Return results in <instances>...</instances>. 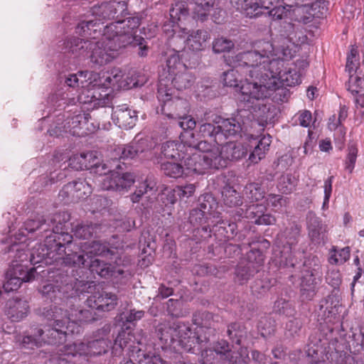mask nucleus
I'll list each match as a JSON object with an SVG mask.
<instances>
[{
  "label": "nucleus",
  "instance_id": "nucleus-31",
  "mask_svg": "<svg viewBox=\"0 0 364 364\" xmlns=\"http://www.w3.org/2000/svg\"><path fill=\"white\" fill-rule=\"evenodd\" d=\"M44 315L48 321H53L51 326L62 328L73 323H70V313L64 312L62 308L56 306H50L44 312Z\"/></svg>",
  "mask_w": 364,
  "mask_h": 364
},
{
  "label": "nucleus",
  "instance_id": "nucleus-49",
  "mask_svg": "<svg viewBox=\"0 0 364 364\" xmlns=\"http://www.w3.org/2000/svg\"><path fill=\"white\" fill-rule=\"evenodd\" d=\"M223 201L226 206L235 207L242 204L239 193L232 188H226L222 192Z\"/></svg>",
  "mask_w": 364,
  "mask_h": 364
},
{
  "label": "nucleus",
  "instance_id": "nucleus-63",
  "mask_svg": "<svg viewBox=\"0 0 364 364\" xmlns=\"http://www.w3.org/2000/svg\"><path fill=\"white\" fill-rule=\"evenodd\" d=\"M154 188V183L146 180L139 186L136 191L131 196V200L133 203H138L144 194L146 193L149 191H153Z\"/></svg>",
  "mask_w": 364,
  "mask_h": 364
},
{
  "label": "nucleus",
  "instance_id": "nucleus-3",
  "mask_svg": "<svg viewBox=\"0 0 364 364\" xmlns=\"http://www.w3.org/2000/svg\"><path fill=\"white\" fill-rule=\"evenodd\" d=\"M106 28L104 27L103 37L99 41H90L92 45H90L89 50L90 61L95 66H102L111 62L117 55V51L122 47L127 46V43L131 41L126 39V36H122L117 40L114 35H111L109 38L106 35Z\"/></svg>",
  "mask_w": 364,
  "mask_h": 364
},
{
  "label": "nucleus",
  "instance_id": "nucleus-5",
  "mask_svg": "<svg viewBox=\"0 0 364 364\" xmlns=\"http://www.w3.org/2000/svg\"><path fill=\"white\" fill-rule=\"evenodd\" d=\"M62 230L61 224L52 225L51 233L46 236L42 252L37 255V259L35 257V252H32L31 262L38 263L47 258L57 261L62 257V254L65 251V245L70 243L73 238L71 235L63 232Z\"/></svg>",
  "mask_w": 364,
  "mask_h": 364
},
{
  "label": "nucleus",
  "instance_id": "nucleus-30",
  "mask_svg": "<svg viewBox=\"0 0 364 364\" xmlns=\"http://www.w3.org/2000/svg\"><path fill=\"white\" fill-rule=\"evenodd\" d=\"M44 315L48 321H53L51 326L62 328L73 323H70V313L64 312L62 308L56 306H50L44 312Z\"/></svg>",
  "mask_w": 364,
  "mask_h": 364
},
{
  "label": "nucleus",
  "instance_id": "nucleus-17",
  "mask_svg": "<svg viewBox=\"0 0 364 364\" xmlns=\"http://www.w3.org/2000/svg\"><path fill=\"white\" fill-rule=\"evenodd\" d=\"M242 214L244 217L252 220L257 225H269L276 222L274 216L269 213L265 214L266 207L262 204H252L247 206L245 211L242 209Z\"/></svg>",
  "mask_w": 364,
  "mask_h": 364
},
{
  "label": "nucleus",
  "instance_id": "nucleus-4",
  "mask_svg": "<svg viewBox=\"0 0 364 364\" xmlns=\"http://www.w3.org/2000/svg\"><path fill=\"white\" fill-rule=\"evenodd\" d=\"M124 2H103L92 9V18L80 22L77 33L85 36H92L97 31H101L104 20L114 18L119 9H124Z\"/></svg>",
  "mask_w": 364,
  "mask_h": 364
},
{
  "label": "nucleus",
  "instance_id": "nucleus-51",
  "mask_svg": "<svg viewBox=\"0 0 364 364\" xmlns=\"http://www.w3.org/2000/svg\"><path fill=\"white\" fill-rule=\"evenodd\" d=\"M212 46L215 53H228L235 48V43L227 38L218 37L213 40Z\"/></svg>",
  "mask_w": 364,
  "mask_h": 364
},
{
  "label": "nucleus",
  "instance_id": "nucleus-2",
  "mask_svg": "<svg viewBox=\"0 0 364 364\" xmlns=\"http://www.w3.org/2000/svg\"><path fill=\"white\" fill-rule=\"evenodd\" d=\"M87 72H79L77 74L70 75L65 80V84L68 87H77L81 86L82 89L78 95V100L87 110H92L98 107L109 106L112 103V97L106 91L100 92V87H96L95 84L92 88L85 89L86 86L85 78Z\"/></svg>",
  "mask_w": 364,
  "mask_h": 364
},
{
  "label": "nucleus",
  "instance_id": "nucleus-61",
  "mask_svg": "<svg viewBox=\"0 0 364 364\" xmlns=\"http://www.w3.org/2000/svg\"><path fill=\"white\" fill-rule=\"evenodd\" d=\"M267 204L275 211L281 210L287 204V198L278 194H269L266 198Z\"/></svg>",
  "mask_w": 364,
  "mask_h": 364
},
{
  "label": "nucleus",
  "instance_id": "nucleus-23",
  "mask_svg": "<svg viewBox=\"0 0 364 364\" xmlns=\"http://www.w3.org/2000/svg\"><path fill=\"white\" fill-rule=\"evenodd\" d=\"M341 306L333 296H328L320 302L318 316L324 322H331L339 314Z\"/></svg>",
  "mask_w": 364,
  "mask_h": 364
},
{
  "label": "nucleus",
  "instance_id": "nucleus-22",
  "mask_svg": "<svg viewBox=\"0 0 364 364\" xmlns=\"http://www.w3.org/2000/svg\"><path fill=\"white\" fill-rule=\"evenodd\" d=\"M29 311L28 302L18 299H9L6 306V315L13 322H18L26 318Z\"/></svg>",
  "mask_w": 364,
  "mask_h": 364
},
{
  "label": "nucleus",
  "instance_id": "nucleus-12",
  "mask_svg": "<svg viewBox=\"0 0 364 364\" xmlns=\"http://www.w3.org/2000/svg\"><path fill=\"white\" fill-rule=\"evenodd\" d=\"M182 336L178 338L177 342V345L183 348L185 350L188 352H191L193 353H201V356L203 359H206V360L203 361V364H205V362L210 361V359L208 358V353L210 355L213 354V350H203V343L207 342V338H204L202 339L198 335V333L192 332L191 329L188 328V333H181Z\"/></svg>",
  "mask_w": 364,
  "mask_h": 364
},
{
  "label": "nucleus",
  "instance_id": "nucleus-43",
  "mask_svg": "<svg viewBox=\"0 0 364 364\" xmlns=\"http://www.w3.org/2000/svg\"><path fill=\"white\" fill-rule=\"evenodd\" d=\"M71 312L70 313V323L75 325V332H78L79 326L77 325L78 322H89L95 320L93 317L92 310L90 309H73L70 308Z\"/></svg>",
  "mask_w": 364,
  "mask_h": 364
},
{
  "label": "nucleus",
  "instance_id": "nucleus-64",
  "mask_svg": "<svg viewBox=\"0 0 364 364\" xmlns=\"http://www.w3.org/2000/svg\"><path fill=\"white\" fill-rule=\"evenodd\" d=\"M364 88V77L350 75L348 80V90L353 94H358L359 90Z\"/></svg>",
  "mask_w": 364,
  "mask_h": 364
},
{
  "label": "nucleus",
  "instance_id": "nucleus-56",
  "mask_svg": "<svg viewBox=\"0 0 364 364\" xmlns=\"http://www.w3.org/2000/svg\"><path fill=\"white\" fill-rule=\"evenodd\" d=\"M358 149L355 144H350L347 149V155L345 159V169L351 173L355 168L357 160Z\"/></svg>",
  "mask_w": 364,
  "mask_h": 364
},
{
  "label": "nucleus",
  "instance_id": "nucleus-21",
  "mask_svg": "<svg viewBox=\"0 0 364 364\" xmlns=\"http://www.w3.org/2000/svg\"><path fill=\"white\" fill-rule=\"evenodd\" d=\"M117 297L112 293L103 292L101 294L90 296L86 301L87 306L92 309L109 311L117 305Z\"/></svg>",
  "mask_w": 364,
  "mask_h": 364
},
{
  "label": "nucleus",
  "instance_id": "nucleus-39",
  "mask_svg": "<svg viewBox=\"0 0 364 364\" xmlns=\"http://www.w3.org/2000/svg\"><path fill=\"white\" fill-rule=\"evenodd\" d=\"M167 81L177 90H182L191 87L194 82V77L186 69L185 71H181L172 77H168Z\"/></svg>",
  "mask_w": 364,
  "mask_h": 364
},
{
  "label": "nucleus",
  "instance_id": "nucleus-19",
  "mask_svg": "<svg viewBox=\"0 0 364 364\" xmlns=\"http://www.w3.org/2000/svg\"><path fill=\"white\" fill-rule=\"evenodd\" d=\"M231 4L237 11L247 18H258L262 14V9H269L263 1L261 4L253 0H231Z\"/></svg>",
  "mask_w": 364,
  "mask_h": 364
},
{
  "label": "nucleus",
  "instance_id": "nucleus-60",
  "mask_svg": "<svg viewBox=\"0 0 364 364\" xmlns=\"http://www.w3.org/2000/svg\"><path fill=\"white\" fill-rule=\"evenodd\" d=\"M360 65L358 51L356 47L351 46L350 53L347 57L346 69L350 74L355 70Z\"/></svg>",
  "mask_w": 364,
  "mask_h": 364
},
{
  "label": "nucleus",
  "instance_id": "nucleus-44",
  "mask_svg": "<svg viewBox=\"0 0 364 364\" xmlns=\"http://www.w3.org/2000/svg\"><path fill=\"white\" fill-rule=\"evenodd\" d=\"M270 144V136H263L258 141L253 151L250 154L249 160L254 164L258 163L262 158L264 157L266 151L269 149Z\"/></svg>",
  "mask_w": 364,
  "mask_h": 364
},
{
  "label": "nucleus",
  "instance_id": "nucleus-50",
  "mask_svg": "<svg viewBox=\"0 0 364 364\" xmlns=\"http://www.w3.org/2000/svg\"><path fill=\"white\" fill-rule=\"evenodd\" d=\"M350 252L349 247L341 249L333 247L331 250L328 261L332 264H343L349 259Z\"/></svg>",
  "mask_w": 364,
  "mask_h": 364
},
{
  "label": "nucleus",
  "instance_id": "nucleus-58",
  "mask_svg": "<svg viewBox=\"0 0 364 364\" xmlns=\"http://www.w3.org/2000/svg\"><path fill=\"white\" fill-rule=\"evenodd\" d=\"M198 139L196 138L195 134L191 132H185L181 134L180 144L184 145V150L187 149L188 152L196 151L198 144Z\"/></svg>",
  "mask_w": 364,
  "mask_h": 364
},
{
  "label": "nucleus",
  "instance_id": "nucleus-35",
  "mask_svg": "<svg viewBox=\"0 0 364 364\" xmlns=\"http://www.w3.org/2000/svg\"><path fill=\"white\" fill-rule=\"evenodd\" d=\"M218 123V130L223 135V141L229 137H235L240 134L242 126L236 118L223 119Z\"/></svg>",
  "mask_w": 364,
  "mask_h": 364
},
{
  "label": "nucleus",
  "instance_id": "nucleus-57",
  "mask_svg": "<svg viewBox=\"0 0 364 364\" xmlns=\"http://www.w3.org/2000/svg\"><path fill=\"white\" fill-rule=\"evenodd\" d=\"M296 186L295 179L289 174L283 175L280 177L277 188L284 194L291 193Z\"/></svg>",
  "mask_w": 364,
  "mask_h": 364
},
{
  "label": "nucleus",
  "instance_id": "nucleus-47",
  "mask_svg": "<svg viewBox=\"0 0 364 364\" xmlns=\"http://www.w3.org/2000/svg\"><path fill=\"white\" fill-rule=\"evenodd\" d=\"M135 182V177L132 173H120L115 171V183L117 186V191H121L127 190L130 188Z\"/></svg>",
  "mask_w": 364,
  "mask_h": 364
},
{
  "label": "nucleus",
  "instance_id": "nucleus-54",
  "mask_svg": "<svg viewBox=\"0 0 364 364\" xmlns=\"http://www.w3.org/2000/svg\"><path fill=\"white\" fill-rule=\"evenodd\" d=\"M245 193L247 197L253 201H259L264 197V191L257 183H250L245 186Z\"/></svg>",
  "mask_w": 364,
  "mask_h": 364
},
{
  "label": "nucleus",
  "instance_id": "nucleus-13",
  "mask_svg": "<svg viewBox=\"0 0 364 364\" xmlns=\"http://www.w3.org/2000/svg\"><path fill=\"white\" fill-rule=\"evenodd\" d=\"M248 262L245 266H239L236 269V281L242 284L259 271L264 263V255L258 250H252L247 255Z\"/></svg>",
  "mask_w": 364,
  "mask_h": 364
},
{
  "label": "nucleus",
  "instance_id": "nucleus-8",
  "mask_svg": "<svg viewBox=\"0 0 364 364\" xmlns=\"http://www.w3.org/2000/svg\"><path fill=\"white\" fill-rule=\"evenodd\" d=\"M66 259L71 261L73 265L88 267L92 274H96L102 278L112 277L115 272L119 274L124 272L121 269H118L117 272L114 271V268L111 264L114 259L102 260L100 258H91V260L87 261L84 255H78L77 253L69 255Z\"/></svg>",
  "mask_w": 364,
  "mask_h": 364
},
{
  "label": "nucleus",
  "instance_id": "nucleus-53",
  "mask_svg": "<svg viewBox=\"0 0 364 364\" xmlns=\"http://www.w3.org/2000/svg\"><path fill=\"white\" fill-rule=\"evenodd\" d=\"M169 82L166 78L159 77V84L158 88V99L164 104L168 103L173 96V90L168 87Z\"/></svg>",
  "mask_w": 364,
  "mask_h": 364
},
{
  "label": "nucleus",
  "instance_id": "nucleus-14",
  "mask_svg": "<svg viewBox=\"0 0 364 364\" xmlns=\"http://www.w3.org/2000/svg\"><path fill=\"white\" fill-rule=\"evenodd\" d=\"M181 333H188V327L180 323H162L157 328V336L166 345L177 343Z\"/></svg>",
  "mask_w": 364,
  "mask_h": 364
},
{
  "label": "nucleus",
  "instance_id": "nucleus-25",
  "mask_svg": "<svg viewBox=\"0 0 364 364\" xmlns=\"http://www.w3.org/2000/svg\"><path fill=\"white\" fill-rule=\"evenodd\" d=\"M124 73L119 68H113L109 72L104 74L100 78V83L105 88H112L113 90L128 89V84L123 80ZM96 87L97 85L95 86Z\"/></svg>",
  "mask_w": 364,
  "mask_h": 364
},
{
  "label": "nucleus",
  "instance_id": "nucleus-20",
  "mask_svg": "<svg viewBox=\"0 0 364 364\" xmlns=\"http://www.w3.org/2000/svg\"><path fill=\"white\" fill-rule=\"evenodd\" d=\"M85 258L91 260V258L105 257L109 259H115L114 252L110 250L106 245L97 241L85 242L81 245ZM80 255L79 254H77Z\"/></svg>",
  "mask_w": 364,
  "mask_h": 364
},
{
  "label": "nucleus",
  "instance_id": "nucleus-16",
  "mask_svg": "<svg viewBox=\"0 0 364 364\" xmlns=\"http://www.w3.org/2000/svg\"><path fill=\"white\" fill-rule=\"evenodd\" d=\"M90 119V114L80 113L69 119L66 126L73 135L84 136L96 129L93 123H89Z\"/></svg>",
  "mask_w": 364,
  "mask_h": 364
},
{
  "label": "nucleus",
  "instance_id": "nucleus-1",
  "mask_svg": "<svg viewBox=\"0 0 364 364\" xmlns=\"http://www.w3.org/2000/svg\"><path fill=\"white\" fill-rule=\"evenodd\" d=\"M233 63L236 67L247 70L251 81L244 84L242 93L245 100H257L254 111L262 119L268 118L269 107L260 103V100L275 93L274 99L284 102L288 95L284 86H294L301 82L300 70L285 67V62L276 58L274 47L267 41H257L252 50L238 53Z\"/></svg>",
  "mask_w": 364,
  "mask_h": 364
},
{
  "label": "nucleus",
  "instance_id": "nucleus-18",
  "mask_svg": "<svg viewBox=\"0 0 364 364\" xmlns=\"http://www.w3.org/2000/svg\"><path fill=\"white\" fill-rule=\"evenodd\" d=\"M237 55V54L232 56L231 58H229L228 59L225 60L226 63L230 66H232L233 68L223 73V81L225 86L236 87L239 85V83L241 81L238 76L239 70L244 73V74L245 75V81L240 87V92H241V95H242V100L245 101L244 96L242 93V87L244 85V84H245L247 82V81H251V80H250V76H249L248 73L247 72V70L245 68L236 67L234 65V63H233L234 58ZM255 101L257 102L256 100H252V99L250 101L245 100V102L252 103V104L255 103Z\"/></svg>",
  "mask_w": 364,
  "mask_h": 364
},
{
  "label": "nucleus",
  "instance_id": "nucleus-48",
  "mask_svg": "<svg viewBox=\"0 0 364 364\" xmlns=\"http://www.w3.org/2000/svg\"><path fill=\"white\" fill-rule=\"evenodd\" d=\"M134 336L133 333L129 329H122L119 332L117 336L114 340V350L115 351L119 348L120 350H123L128 346H130L131 343H133Z\"/></svg>",
  "mask_w": 364,
  "mask_h": 364
},
{
  "label": "nucleus",
  "instance_id": "nucleus-24",
  "mask_svg": "<svg viewBox=\"0 0 364 364\" xmlns=\"http://www.w3.org/2000/svg\"><path fill=\"white\" fill-rule=\"evenodd\" d=\"M137 114L135 111L129 109L127 107L119 106L112 114V119L120 128L130 129L135 124L137 119Z\"/></svg>",
  "mask_w": 364,
  "mask_h": 364
},
{
  "label": "nucleus",
  "instance_id": "nucleus-38",
  "mask_svg": "<svg viewBox=\"0 0 364 364\" xmlns=\"http://www.w3.org/2000/svg\"><path fill=\"white\" fill-rule=\"evenodd\" d=\"M90 41H83L78 38H74L67 42L68 52L74 55L75 58L85 57L87 55Z\"/></svg>",
  "mask_w": 364,
  "mask_h": 364
},
{
  "label": "nucleus",
  "instance_id": "nucleus-15",
  "mask_svg": "<svg viewBox=\"0 0 364 364\" xmlns=\"http://www.w3.org/2000/svg\"><path fill=\"white\" fill-rule=\"evenodd\" d=\"M280 36L294 45L304 43L307 39L304 26L299 21L283 23Z\"/></svg>",
  "mask_w": 364,
  "mask_h": 364
},
{
  "label": "nucleus",
  "instance_id": "nucleus-27",
  "mask_svg": "<svg viewBox=\"0 0 364 364\" xmlns=\"http://www.w3.org/2000/svg\"><path fill=\"white\" fill-rule=\"evenodd\" d=\"M184 156L185 157H182L180 161L183 166L186 176L194 173L203 174L205 173L200 154L196 151H187Z\"/></svg>",
  "mask_w": 364,
  "mask_h": 364
},
{
  "label": "nucleus",
  "instance_id": "nucleus-46",
  "mask_svg": "<svg viewBox=\"0 0 364 364\" xmlns=\"http://www.w3.org/2000/svg\"><path fill=\"white\" fill-rule=\"evenodd\" d=\"M301 226L291 223L289 227L287 228L282 234L285 242L289 246L291 250V246L296 245L300 236Z\"/></svg>",
  "mask_w": 364,
  "mask_h": 364
},
{
  "label": "nucleus",
  "instance_id": "nucleus-6",
  "mask_svg": "<svg viewBox=\"0 0 364 364\" xmlns=\"http://www.w3.org/2000/svg\"><path fill=\"white\" fill-rule=\"evenodd\" d=\"M300 282V294L303 301H311L322 281L321 264L317 257L308 258L304 264Z\"/></svg>",
  "mask_w": 364,
  "mask_h": 364
},
{
  "label": "nucleus",
  "instance_id": "nucleus-32",
  "mask_svg": "<svg viewBox=\"0 0 364 364\" xmlns=\"http://www.w3.org/2000/svg\"><path fill=\"white\" fill-rule=\"evenodd\" d=\"M109 347V342L105 339H96L87 343H79L80 355L86 356L98 355L105 353Z\"/></svg>",
  "mask_w": 364,
  "mask_h": 364
},
{
  "label": "nucleus",
  "instance_id": "nucleus-62",
  "mask_svg": "<svg viewBox=\"0 0 364 364\" xmlns=\"http://www.w3.org/2000/svg\"><path fill=\"white\" fill-rule=\"evenodd\" d=\"M100 187L105 191H117V184L115 183V171H109L105 173L101 179L98 180Z\"/></svg>",
  "mask_w": 364,
  "mask_h": 364
},
{
  "label": "nucleus",
  "instance_id": "nucleus-52",
  "mask_svg": "<svg viewBox=\"0 0 364 364\" xmlns=\"http://www.w3.org/2000/svg\"><path fill=\"white\" fill-rule=\"evenodd\" d=\"M98 226L93 224L77 225L73 230L74 235L79 239H89L97 233Z\"/></svg>",
  "mask_w": 364,
  "mask_h": 364
},
{
  "label": "nucleus",
  "instance_id": "nucleus-10",
  "mask_svg": "<svg viewBox=\"0 0 364 364\" xmlns=\"http://www.w3.org/2000/svg\"><path fill=\"white\" fill-rule=\"evenodd\" d=\"M36 274V268L27 269L21 264H13L12 268L6 273L7 280L3 287L7 292L16 291L23 282H29L33 280Z\"/></svg>",
  "mask_w": 364,
  "mask_h": 364
},
{
  "label": "nucleus",
  "instance_id": "nucleus-40",
  "mask_svg": "<svg viewBox=\"0 0 364 364\" xmlns=\"http://www.w3.org/2000/svg\"><path fill=\"white\" fill-rule=\"evenodd\" d=\"M161 170L168 177L179 178L187 177L180 161H168L161 164Z\"/></svg>",
  "mask_w": 364,
  "mask_h": 364
},
{
  "label": "nucleus",
  "instance_id": "nucleus-59",
  "mask_svg": "<svg viewBox=\"0 0 364 364\" xmlns=\"http://www.w3.org/2000/svg\"><path fill=\"white\" fill-rule=\"evenodd\" d=\"M76 185V198L77 201L87 198L92 193V187L85 179L75 181Z\"/></svg>",
  "mask_w": 364,
  "mask_h": 364
},
{
  "label": "nucleus",
  "instance_id": "nucleus-34",
  "mask_svg": "<svg viewBox=\"0 0 364 364\" xmlns=\"http://www.w3.org/2000/svg\"><path fill=\"white\" fill-rule=\"evenodd\" d=\"M187 151L184 150L183 144L174 141H166L161 146V154L171 161H181L182 157H185Z\"/></svg>",
  "mask_w": 364,
  "mask_h": 364
},
{
  "label": "nucleus",
  "instance_id": "nucleus-41",
  "mask_svg": "<svg viewBox=\"0 0 364 364\" xmlns=\"http://www.w3.org/2000/svg\"><path fill=\"white\" fill-rule=\"evenodd\" d=\"M199 134L203 138H208L217 144L223 143V135L218 130V124L203 123L199 127Z\"/></svg>",
  "mask_w": 364,
  "mask_h": 364
},
{
  "label": "nucleus",
  "instance_id": "nucleus-28",
  "mask_svg": "<svg viewBox=\"0 0 364 364\" xmlns=\"http://www.w3.org/2000/svg\"><path fill=\"white\" fill-rule=\"evenodd\" d=\"M210 39V35L207 31L198 29L188 34L186 44L188 49L194 52L201 51L207 47Z\"/></svg>",
  "mask_w": 364,
  "mask_h": 364
},
{
  "label": "nucleus",
  "instance_id": "nucleus-26",
  "mask_svg": "<svg viewBox=\"0 0 364 364\" xmlns=\"http://www.w3.org/2000/svg\"><path fill=\"white\" fill-rule=\"evenodd\" d=\"M307 228L309 235L313 242L320 243L324 240L327 227L321 223L318 217L311 212L307 215Z\"/></svg>",
  "mask_w": 364,
  "mask_h": 364
},
{
  "label": "nucleus",
  "instance_id": "nucleus-29",
  "mask_svg": "<svg viewBox=\"0 0 364 364\" xmlns=\"http://www.w3.org/2000/svg\"><path fill=\"white\" fill-rule=\"evenodd\" d=\"M203 166L205 172L210 168L219 169L226 167V163L223 159L221 148H213L207 154H200Z\"/></svg>",
  "mask_w": 364,
  "mask_h": 364
},
{
  "label": "nucleus",
  "instance_id": "nucleus-9",
  "mask_svg": "<svg viewBox=\"0 0 364 364\" xmlns=\"http://www.w3.org/2000/svg\"><path fill=\"white\" fill-rule=\"evenodd\" d=\"M140 18L138 16L129 17L123 21L113 22L109 25L105 26L106 28V35L109 37L114 35L115 39L117 40L122 36H126V39L131 41L127 45L135 43V41L143 40V38L136 36V29L140 25Z\"/></svg>",
  "mask_w": 364,
  "mask_h": 364
},
{
  "label": "nucleus",
  "instance_id": "nucleus-55",
  "mask_svg": "<svg viewBox=\"0 0 364 364\" xmlns=\"http://www.w3.org/2000/svg\"><path fill=\"white\" fill-rule=\"evenodd\" d=\"M75 181L65 184L59 192V197L65 202H77Z\"/></svg>",
  "mask_w": 364,
  "mask_h": 364
},
{
  "label": "nucleus",
  "instance_id": "nucleus-36",
  "mask_svg": "<svg viewBox=\"0 0 364 364\" xmlns=\"http://www.w3.org/2000/svg\"><path fill=\"white\" fill-rule=\"evenodd\" d=\"M186 68L185 64L180 60L178 53H174L168 57L166 68L164 69L159 77L167 80L168 77H172L181 71H185Z\"/></svg>",
  "mask_w": 364,
  "mask_h": 364
},
{
  "label": "nucleus",
  "instance_id": "nucleus-11",
  "mask_svg": "<svg viewBox=\"0 0 364 364\" xmlns=\"http://www.w3.org/2000/svg\"><path fill=\"white\" fill-rule=\"evenodd\" d=\"M151 147L152 144L149 138L136 137L131 143L116 147L113 151V156L119 159H132Z\"/></svg>",
  "mask_w": 364,
  "mask_h": 364
},
{
  "label": "nucleus",
  "instance_id": "nucleus-42",
  "mask_svg": "<svg viewBox=\"0 0 364 364\" xmlns=\"http://www.w3.org/2000/svg\"><path fill=\"white\" fill-rule=\"evenodd\" d=\"M57 215L55 218L46 220L43 216H38L35 219H29L24 223L25 229L28 232H33L37 230L43 229L46 232L50 231L52 225L56 220Z\"/></svg>",
  "mask_w": 364,
  "mask_h": 364
},
{
  "label": "nucleus",
  "instance_id": "nucleus-7",
  "mask_svg": "<svg viewBox=\"0 0 364 364\" xmlns=\"http://www.w3.org/2000/svg\"><path fill=\"white\" fill-rule=\"evenodd\" d=\"M75 325L72 323L67 327H58L52 326L43 330L41 328L33 329V333L31 336L23 337L22 345L27 348L41 347L43 343L58 345L65 340L66 335L75 333Z\"/></svg>",
  "mask_w": 364,
  "mask_h": 364
},
{
  "label": "nucleus",
  "instance_id": "nucleus-37",
  "mask_svg": "<svg viewBox=\"0 0 364 364\" xmlns=\"http://www.w3.org/2000/svg\"><path fill=\"white\" fill-rule=\"evenodd\" d=\"M87 158L90 159L95 158V153L89 151L87 153H82L80 154H74L70 157L68 160V166L75 170L89 169L93 166H96V163L87 162Z\"/></svg>",
  "mask_w": 364,
  "mask_h": 364
},
{
  "label": "nucleus",
  "instance_id": "nucleus-45",
  "mask_svg": "<svg viewBox=\"0 0 364 364\" xmlns=\"http://www.w3.org/2000/svg\"><path fill=\"white\" fill-rule=\"evenodd\" d=\"M192 9L195 16L203 18L207 16L215 6V0H191Z\"/></svg>",
  "mask_w": 364,
  "mask_h": 364
},
{
  "label": "nucleus",
  "instance_id": "nucleus-33",
  "mask_svg": "<svg viewBox=\"0 0 364 364\" xmlns=\"http://www.w3.org/2000/svg\"><path fill=\"white\" fill-rule=\"evenodd\" d=\"M223 159L228 164V161H238L245 157L247 150L240 143L230 141L221 147Z\"/></svg>",
  "mask_w": 364,
  "mask_h": 364
}]
</instances>
